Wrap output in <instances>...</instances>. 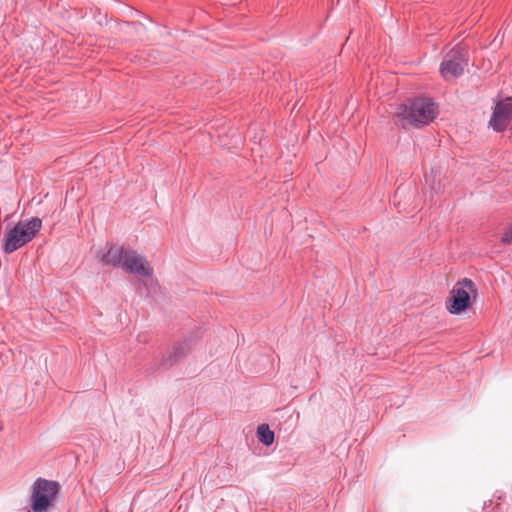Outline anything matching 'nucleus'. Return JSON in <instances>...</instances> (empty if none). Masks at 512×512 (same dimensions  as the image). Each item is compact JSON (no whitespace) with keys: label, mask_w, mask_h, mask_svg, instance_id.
Here are the masks:
<instances>
[{"label":"nucleus","mask_w":512,"mask_h":512,"mask_svg":"<svg viewBox=\"0 0 512 512\" xmlns=\"http://www.w3.org/2000/svg\"><path fill=\"white\" fill-rule=\"evenodd\" d=\"M100 261L105 265L121 268L126 273L141 277L153 275V268L144 256L115 244L108 245L107 251L100 256Z\"/></svg>","instance_id":"nucleus-1"},{"label":"nucleus","mask_w":512,"mask_h":512,"mask_svg":"<svg viewBox=\"0 0 512 512\" xmlns=\"http://www.w3.org/2000/svg\"><path fill=\"white\" fill-rule=\"evenodd\" d=\"M437 115V107L429 98H415L401 104L396 112L400 125L406 129L409 126L421 127L429 124Z\"/></svg>","instance_id":"nucleus-2"},{"label":"nucleus","mask_w":512,"mask_h":512,"mask_svg":"<svg viewBox=\"0 0 512 512\" xmlns=\"http://www.w3.org/2000/svg\"><path fill=\"white\" fill-rule=\"evenodd\" d=\"M42 227V220L38 217H32L25 221H19L13 228L5 234L3 251L11 254L25 244L29 243Z\"/></svg>","instance_id":"nucleus-3"},{"label":"nucleus","mask_w":512,"mask_h":512,"mask_svg":"<svg viewBox=\"0 0 512 512\" xmlns=\"http://www.w3.org/2000/svg\"><path fill=\"white\" fill-rule=\"evenodd\" d=\"M59 490L57 482L38 478L32 486L31 512H48Z\"/></svg>","instance_id":"nucleus-4"},{"label":"nucleus","mask_w":512,"mask_h":512,"mask_svg":"<svg viewBox=\"0 0 512 512\" xmlns=\"http://www.w3.org/2000/svg\"><path fill=\"white\" fill-rule=\"evenodd\" d=\"M468 52L466 46L457 44L444 56L440 64V74L444 80L449 81L460 77L468 65Z\"/></svg>","instance_id":"nucleus-5"},{"label":"nucleus","mask_w":512,"mask_h":512,"mask_svg":"<svg viewBox=\"0 0 512 512\" xmlns=\"http://www.w3.org/2000/svg\"><path fill=\"white\" fill-rule=\"evenodd\" d=\"M475 291V285L471 279L464 278L451 290L447 309L451 314H460L467 309L470 302V292Z\"/></svg>","instance_id":"nucleus-6"},{"label":"nucleus","mask_w":512,"mask_h":512,"mask_svg":"<svg viewBox=\"0 0 512 512\" xmlns=\"http://www.w3.org/2000/svg\"><path fill=\"white\" fill-rule=\"evenodd\" d=\"M489 125L497 132L512 131V97H507L495 104Z\"/></svg>","instance_id":"nucleus-7"},{"label":"nucleus","mask_w":512,"mask_h":512,"mask_svg":"<svg viewBox=\"0 0 512 512\" xmlns=\"http://www.w3.org/2000/svg\"><path fill=\"white\" fill-rule=\"evenodd\" d=\"M192 345L190 340H184L177 343L169 356L163 359L161 366L168 368L185 357L191 351Z\"/></svg>","instance_id":"nucleus-8"},{"label":"nucleus","mask_w":512,"mask_h":512,"mask_svg":"<svg viewBox=\"0 0 512 512\" xmlns=\"http://www.w3.org/2000/svg\"><path fill=\"white\" fill-rule=\"evenodd\" d=\"M257 437L265 446H270L274 442V432L270 430L267 424H261L258 426Z\"/></svg>","instance_id":"nucleus-9"},{"label":"nucleus","mask_w":512,"mask_h":512,"mask_svg":"<svg viewBox=\"0 0 512 512\" xmlns=\"http://www.w3.org/2000/svg\"><path fill=\"white\" fill-rule=\"evenodd\" d=\"M501 242L504 244L512 243V225L503 233Z\"/></svg>","instance_id":"nucleus-10"}]
</instances>
